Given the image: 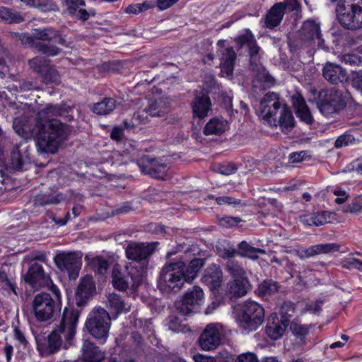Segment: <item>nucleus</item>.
Returning <instances> with one entry per match:
<instances>
[{"label": "nucleus", "mask_w": 362, "mask_h": 362, "mask_svg": "<svg viewBox=\"0 0 362 362\" xmlns=\"http://www.w3.org/2000/svg\"><path fill=\"white\" fill-rule=\"evenodd\" d=\"M80 313L74 308H65L59 324L47 339L37 340V348L42 356H49L59 351L63 340L70 344L76 332Z\"/></svg>", "instance_id": "1"}, {"label": "nucleus", "mask_w": 362, "mask_h": 362, "mask_svg": "<svg viewBox=\"0 0 362 362\" xmlns=\"http://www.w3.org/2000/svg\"><path fill=\"white\" fill-rule=\"evenodd\" d=\"M35 141L39 153L54 154L68 135L67 127L59 120L36 121Z\"/></svg>", "instance_id": "2"}, {"label": "nucleus", "mask_w": 362, "mask_h": 362, "mask_svg": "<svg viewBox=\"0 0 362 362\" xmlns=\"http://www.w3.org/2000/svg\"><path fill=\"white\" fill-rule=\"evenodd\" d=\"M262 118L270 126H279L282 132H290L295 126V120L290 108L281 101L279 94L268 92L259 102Z\"/></svg>", "instance_id": "3"}, {"label": "nucleus", "mask_w": 362, "mask_h": 362, "mask_svg": "<svg viewBox=\"0 0 362 362\" xmlns=\"http://www.w3.org/2000/svg\"><path fill=\"white\" fill-rule=\"evenodd\" d=\"M235 42L240 49L244 46L248 47L250 56V69L254 76L252 81L253 93L258 94L260 91L272 86L274 82V78L269 74L264 67L257 61L260 47L257 45L251 31L245 30L243 33L235 38Z\"/></svg>", "instance_id": "4"}, {"label": "nucleus", "mask_w": 362, "mask_h": 362, "mask_svg": "<svg viewBox=\"0 0 362 362\" xmlns=\"http://www.w3.org/2000/svg\"><path fill=\"white\" fill-rule=\"evenodd\" d=\"M21 42L25 46H30L37 52L49 57L58 55L62 49L54 44H58L69 47L70 43L64 36L52 28L35 29L30 35H23L21 37Z\"/></svg>", "instance_id": "5"}, {"label": "nucleus", "mask_w": 362, "mask_h": 362, "mask_svg": "<svg viewBox=\"0 0 362 362\" xmlns=\"http://www.w3.org/2000/svg\"><path fill=\"white\" fill-rule=\"evenodd\" d=\"M175 260L166 263L159 272L157 286L163 293H177L187 282L185 277V263L179 258Z\"/></svg>", "instance_id": "6"}, {"label": "nucleus", "mask_w": 362, "mask_h": 362, "mask_svg": "<svg viewBox=\"0 0 362 362\" xmlns=\"http://www.w3.org/2000/svg\"><path fill=\"white\" fill-rule=\"evenodd\" d=\"M316 44L319 48H326L322 38L320 25L313 20H308L303 23L297 39L293 41V47L299 52L305 50L308 53L312 54Z\"/></svg>", "instance_id": "7"}, {"label": "nucleus", "mask_w": 362, "mask_h": 362, "mask_svg": "<svg viewBox=\"0 0 362 362\" xmlns=\"http://www.w3.org/2000/svg\"><path fill=\"white\" fill-rule=\"evenodd\" d=\"M339 23L346 29L358 30L362 28V1H339L336 7Z\"/></svg>", "instance_id": "8"}, {"label": "nucleus", "mask_w": 362, "mask_h": 362, "mask_svg": "<svg viewBox=\"0 0 362 362\" xmlns=\"http://www.w3.org/2000/svg\"><path fill=\"white\" fill-rule=\"evenodd\" d=\"M264 318V308L253 300L245 301L236 316L240 327L247 332L255 331L262 324Z\"/></svg>", "instance_id": "9"}, {"label": "nucleus", "mask_w": 362, "mask_h": 362, "mask_svg": "<svg viewBox=\"0 0 362 362\" xmlns=\"http://www.w3.org/2000/svg\"><path fill=\"white\" fill-rule=\"evenodd\" d=\"M112 283L115 288L119 291H126L131 288L136 290L143 279V270L138 269L130 263L125 267V271L122 272L117 267H114L112 274Z\"/></svg>", "instance_id": "10"}, {"label": "nucleus", "mask_w": 362, "mask_h": 362, "mask_svg": "<svg viewBox=\"0 0 362 362\" xmlns=\"http://www.w3.org/2000/svg\"><path fill=\"white\" fill-rule=\"evenodd\" d=\"M111 325L109 313L103 308H94L88 315L86 326L89 333L95 339L105 342L108 337Z\"/></svg>", "instance_id": "11"}, {"label": "nucleus", "mask_w": 362, "mask_h": 362, "mask_svg": "<svg viewBox=\"0 0 362 362\" xmlns=\"http://www.w3.org/2000/svg\"><path fill=\"white\" fill-rule=\"evenodd\" d=\"M33 313L39 322L51 320L59 311V305L47 293L37 294L32 303Z\"/></svg>", "instance_id": "12"}, {"label": "nucleus", "mask_w": 362, "mask_h": 362, "mask_svg": "<svg viewBox=\"0 0 362 362\" xmlns=\"http://www.w3.org/2000/svg\"><path fill=\"white\" fill-rule=\"evenodd\" d=\"M54 261L60 271L68 273L70 279H76L78 277L81 267V259L76 252H59L54 257Z\"/></svg>", "instance_id": "13"}, {"label": "nucleus", "mask_w": 362, "mask_h": 362, "mask_svg": "<svg viewBox=\"0 0 362 362\" xmlns=\"http://www.w3.org/2000/svg\"><path fill=\"white\" fill-rule=\"evenodd\" d=\"M202 349L211 351L216 349L221 341V327L218 324L210 323L206 326L199 337Z\"/></svg>", "instance_id": "14"}, {"label": "nucleus", "mask_w": 362, "mask_h": 362, "mask_svg": "<svg viewBox=\"0 0 362 362\" xmlns=\"http://www.w3.org/2000/svg\"><path fill=\"white\" fill-rule=\"evenodd\" d=\"M24 280L25 283L36 289L48 286L50 284L49 276L45 272L42 266L37 262H34L30 266Z\"/></svg>", "instance_id": "15"}, {"label": "nucleus", "mask_w": 362, "mask_h": 362, "mask_svg": "<svg viewBox=\"0 0 362 362\" xmlns=\"http://www.w3.org/2000/svg\"><path fill=\"white\" fill-rule=\"evenodd\" d=\"M156 243H129L125 248L126 256L136 262L146 260L153 253Z\"/></svg>", "instance_id": "16"}, {"label": "nucleus", "mask_w": 362, "mask_h": 362, "mask_svg": "<svg viewBox=\"0 0 362 362\" xmlns=\"http://www.w3.org/2000/svg\"><path fill=\"white\" fill-rule=\"evenodd\" d=\"M138 165L143 173L153 178L165 180L167 177V166L148 156L143 157L138 162Z\"/></svg>", "instance_id": "17"}, {"label": "nucleus", "mask_w": 362, "mask_h": 362, "mask_svg": "<svg viewBox=\"0 0 362 362\" xmlns=\"http://www.w3.org/2000/svg\"><path fill=\"white\" fill-rule=\"evenodd\" d=\"M225 40H221L217 42L218 55L221 61V72L229 76L233 74L236 54L232 47H225Z\"/></svg>", "instance_id": "18"}, {"label": "nucleus", "mask_w": 362, "mask_h": 362, "mask_svg": "<svg viewBox=\"0 0 362 362\" xmlns=\"http://www.w3.org/2000/svg\"><path fill=\"white\" fill-rule=\"evenodd\" d=\"M28 146L22 143L15 146L11 153V165L16 170H26L30 165Z\"/></svg>", "instance_id": "19"}, {"label": "nucleus", "mask_w": 362, "mask_h": 362, "mask_svg": "<svg viewBox=\"0 0 362 362\" xmlns=\"http://www.w3.org/2000/svg\"><path fill=\"white\" fill-rule=\"evenodd\" d=\"M106 358V353L93 341L83 340L79 358L83 362H103Z\"/></svg>", "instance_id": "20"}, {"label": "nucleus", "mask_w": 362, "mask_h": 362, "mask_svg": "<svg viewBox=\"0 0 362 362\" xmlns=\"http://www.w3.org/2000/svg\"><path fill=\"white\" fill-rule=\"evenodd\" d=\"M95 290V286L92 276L86 275L82 278L76 292L75 301L77 306L85 305Z\"/></svg>", "instance_id": "21"}, {"label": "nucleus", "mask_w": 362, "mask_h": 362, "mask_svg": "<svg viewBox=\"0 0 362 362\" xmlns=\"http://www.w3.org/2000/svg\"><path fill=\"white\" fill-rule=\"evenodd\" d=\"M192 109L194 117L200 119L207 117L212 110L210 98L206 94L197 93L192 102Z\"/></svg>", "instance_id": "22"}, {"label": "nucleus", "mask_w": 362, "mask_h": 362, "mask_svg": "<svg viewBox=\"0 0 362 362\" xmlns=\"http://www.w3.org/2000/svg\"><path fill=\"white\" fill-rule=\"evenodd\" d=\"M323 77L330 83L338 84L346 81L348 75L341 66L331 62H327L322 69Z\"/></svg>", "instance_id": "23"}, {"label": "nucleus", "mask_w": 362, "mask_h": 362, "mask_svg": "<svg viewBox=\"0 0 362 362\" xmlns=\"http://www.w3.org/2000/svg\"><path fill=\"white\" fill-rule=\"evenodd\" d=\"M251 288L248 278L234 279L226 284V295L229 298H242L245 296Z\"/></svg>", "instance_id": "24"}, {"label": "nucleus", "mask_w": 362, "mask_h": 362, "mask_svg": "<svg viewBox=\"0 0 362 362\" xmlns=\"http://www.w3.org/2000/svg\"><path fill=\"white\" fill-rule=\"evenodd\" d=\"M291 101L298 117L308 124H313L314 119L302 95L298 93H295L291 97Z\"/></svg>", "instance_id": "25"}, {"label": "nucleus", "mask_w": 362, "mask_h": 362, "mask_svg": "<svg viewBox=\"0 0 362 362\" xmlns=\"http://www.w3.org/2000/svg\"><path fill=\"white\" fill-rule=\"evenodd\" d=\"M288 325L287 320H280L278 317H272L269 320L266 327L268 337L272 340H276L281 337Z\"/></svg>", "instance_id": "26"}, {"label": "nucleus", "mask_w": 362, "mask_h": 362, "mask_svg": "<svg viewBox=\"0 0 362 362\" xmlns=\"http://www.w3.org/2000/svg\"><path fill=\"white\" fill-rule=\"evenodd\" d=\"M202 280L211 289L219 288L223 281V272L220 267L216 264L209 267Z\"/></svg>", "instance_id": "27"}, {"label": "nucleus", "mask_w": 362, "mask_h": 362, "mask_svg": "<svg viewBox=\"0 0 362 362\" xmlns=\"http://www.w3.org/2000/svg\"><path fill=\"white\" fill-rule=\"evenodd\" d=\"M285 11V4L280 2L275 4L267 14L264 23L267 28H274L279 25L283 18Z\"/></svg>", "instance_id": "28"}, {"label": "nucleus", "mask_w": 362, "mask_h": 362, "mask_svg": "<svg viewBox=\"0 0 362 362\" xmlns=\"http://www.w3.org/2000/svg\"><path fill=\"white\" fill-rule=\"evenodd\" d=\"M107 308L117 315L126 313L130 310L131 305L120 295L112 293L107 296Z\"/></svg>", "instance_id": "29"}, {"label": "nucleus", "mask_w": 362, "mask_h": 362, "mask_svg": "<svg viewBox=\"0 0 362 362\" xmlns=\"http://www.w3.org/2000/svg\"><path fill=\"white\" fill-rule=\"evenodd\" d=\"M228 129V122L222 117L211 118L205 125L204 133L205 135H221Z\"/></svg>", "instance_id": "30"}, {"label": "nucleus", "mask_w": 362, "mask_h": 362, "mask_svg": "<svg viewBox=\"0 0 362 362\" xmlns=\"http://www.w3.org/2000/svg\"><path fill=\"white\" fill-rule=\"evenodd\" d=\"M15 83L9 84L6 89L11 93L12 96H14L16 99L18 98H25L23 93L35 88V85L28 81H16L14 80Z\"/></svg>", "instance_id": "31"}, {"label": "nucleus", "mask_w": 362, "mask_h": 362, "mask_svg": "<svg viewBox=\"0 0 362 362\" xmlns=\"http://www.w3.org/2000/svg\"><path fill=\"white\" fill-rule=\"evenodd\" d=\"M62 200V194L57 192H49L37 194L33 200V204L35 206H44L49 204H57Z\"/></svg>", "instance_id": "32"}, {"label": "nucleus", "mask_w": 362, "mask_h": 362, "mask_svg": "<svg viewBox=\"0 0 362 362\" xmlns=\"http://www.w3.org/2000/svg\"><path fill=\"white\" fill-rule=\"evenodd\" d=\"M117 107L116 100L112 98H105L100 102L94 103L91 110L99 115H105L112 112Z\"/></svg>", "instance_id": "33"}, {"label": "nucleus", "mask_w": 362, "mask_h": 362, "mask_svg": "<svg viewBox=\"0 0 362 362\" xmlns=\"http://www.w3.org/2000/svg\"><path fill=\"white\" fill-rule=\"evenodd\" d=\"M6 267H1L0 268V291L8 293L12 292L15 296H17L14 279L8 274Z\"/></svg>", "instance_id": "34"}, {"label": "nucleus", "mask_w": 362, "mask_h": 362, "mask_svg": "<svg viewBox=\"0 0 362 362\" xmlns=\"http://www.w3.org/2000/svg\"><path fill=\"white\" fill-rule=\"evenodd\" d=\"M239 255L247 257L252 260H257L259 258L258 253L264 255L266 251L261 248L255 247L246 241H242L238 244Z\"/></svg>", "instance_id": "35"}, {"label": "nucleus", "mask_w": 362, "mask_h": 362, "mask_svg": "<svg viewBox=\"0 0 362 362\" xmlns=\"http://www.w3.org/2000/svg\"><path fill=\"white\" fill-rule=\"evenodd\" d=\"M226 271L234 279L247 278L246 272L242 264L234 259H228L225 265Z\"/></svg>", "instance_id": "36"}, {"label": "nucleus", "mask_w": 362, "mask_h": 362, "mask_svg": "<svg viewBox=\"0 0 362 362\" xmlns=\"http://www.w3.org/2000/svg\"><path fill=\"white\" fill-rule=\"evenodd\" d=\"M64 112V110L57 105H48L38 112L37 121L53 120L51 117L62 115Z\"/></svg>", "instance_id": "37"}, {"label": "nucleus", "mask_w": 362, "mask_h": 362, "mask_svg": "<svg viewBox=\"0 0 362 362\" xmlns=\"http://www.w3.org/2000/svg\"><path fill=\"white\" fill-rule=\"evenodd\" d=\"M146 113L151 117H163L168 112V107L162 100H156L144 109Z\"/></svg>", "instance_id": "38"}, {"label": "nucleus", "mask_w": 362, "mask_h": 362, "mask_svg": "<svg viewBox=\"0 0 362 362\" xmlns=\"http://www.w3.org/2000/svg\"><path fill=\"white\" fill-rule=\"evenodd\" d=\"M279 288L280 286L276 281L272 279L265 280L258 286L257 293L258 296L265 297L277 293Z\"/></svg>", "instance_id": "39"}, {"label": "nucleus", "mask_w": 362, "mask_h": 362, "mask_svg": "<svg viewBox=\"0 0 362 362\" xmlns=\"http://www.w3.org/2000/svg\"><path fill=\"white\" fill-rule=\"evenodd\" d=\"M204 264V262L202 259L195 258L189 262L187 267L185 266V277L187 282H191L196 278Z\"/></svg>", "instance_id": "40"}, {"label": "nucleus", "mask_w": 362, "mask_h": 362, "mask_svg": "<svg viewBox=\"0 0 362 362\" xmlns=\"http://www.w3.org/2000/svg\"><path fill=\"white\" fill-rule=\"evenodd\" d=\"M184 298L189 303L192 302V307L197 310L204 300V292L199 286H194L187 291Z\"/></svg>", "instance_id": "41"}, {"label": "nucleus", "mask_w": 362, "mask_h": 362, "mask_svg": "<svg viewBox=\"0 0 362 362\" xmlns=\"http://www.w3.org/2000/svg\"><path fill=\"white\" fill-rule=\"evenodd\" d=\"M49 60L47 59L45 57L37 56L28 61L30 68L35 72L42 75L45 70L49 66Z\"/></svg>", "instance_id": "42"}, {"label": "nucleus", "mask_w": 362, "mask_h": 362, "mask_svg": "<svg viewBox=\"0 0 362 362\" xmlns=\"http://www.w3.org/2000/svg\"><path fill=\"white\" fill-rule=\"evenodd\" d=\"M325 98L329 103L334 105L339 110L344 106V102L342 98V93L336 88H332L325 92L324 95Z\"/></svg>", "instance_id": "43"}, {"label": "nucleus", "mask_w": 362, "mask_h": 362, "mask_svg": "<svg viewBox=\"0 0 362 362\" xmlns=\"http://www.w3.org/2000/svg\"><path fill=\"white\" fill-rule=\"evenodd\" d=\"M209 199H214L216 203L218 205H228L234 207L237 206H245L246 204L243 202L240 199H235L229 196L215 197L213 194L207 196Z\"/></svg>", "instance_id": "44"}, {"label": "nucleus", "mask_w": 362, "mask_h": 362, "mask_svg": "<svg viewBox=\"0 0 362 362\" xmlns=\"http://www.w3.org/2000/svg\"><path fill=\"white\" fill-rule=\"evenodd\" d=\"M312 246L314 256L322 254H329L337 252L340 250V245L336 243H322Z\"/></svg>", "instance_id": "45"}, {"label": "nucleus", "mask_w": 362, "mask_h": 362, "mask_svg": "<svg viewBox=\"0 0 362 362\" xmlns=\"http://www.w3.org/2000/svg\"><path fill=\"white\" fill-rule=\"evenodd\" d=\"M42 76L43 81L47 84L57 86L61 83V77L59 72L52 66H49Z\"/></svg>", "instance_id": "46"}, {"label": "nucleus", "mask_w": 362, "mask_h": 362, "mask_svg": "<svg viewBox=\"0 0 362 362\" xmlns=\"http://www.w3.org/2000/svg\"><path fill=\"white\" fill-rule=\"evenodd\" d=\"M0 18L8 23H20L23 20L20 13L5 7L0 8Z\"/></svg>", "instance_id": "47"}, {"label": "nucleus", "mask_w": 362, "mask_h": 362, "mask_svg": "<svg viewBox=\"0 0 362 362\" xmlns=\"http://www.w3.org/2000/svg\"><path fill=\"white\" fill-rule=\"evenodd\" d=\"M166 325L174 332H184L185 326L182 324L181 320L175 314H171L167 319Z\"/></svg>", "instance_id": "48"}, {"label": "nucleus", "mask_w": 362, "mask_h": 362, "mask_svg": "<svg viewBox=\"0 0 362 362\" xmlns=\"http://www.w3.org/2000/svg\"><path fill=\"white\" fill-rule=\"evenodd\" d=\"M295 313L294 305L291 301L284 302L279 308L280 320H287L290 322V317Z\"/></svg>", "instance_id": "49"}, {"label": "nucleus", "mask_w": 362, "mask_h": 362, "mask_svg": "<svg viewBox=\"0 0 362 362\" xmlns=\"http://www.w3.org/2000/svg\"><path fill=\"white\" fill-rule=\"evenodd\" d=\"M90 263L95 272L99 274H104L109 267L108 261L100 257L93 258Z\"/></svg>", "instance_id": "50"}, {"label": "nucleus", "mask_w": 362, "mask_h": 362, "mask_svg": "<svg viewBox=\"0 0 362 362\" xmlns=\"http://www.w3.org/2000/svg\"><path fill=\"white\" fill-rule=\"evenodd\" d=\"M175 308L182 315H187L194 311L196 309L192 307V302L187 301L184 296L182 299L176 301Z\"/></svg>", "instance_id": "51"}, {"label": "nucleus", "mask_w": 362, "mask_h": 362, "mask_svg": "<svg viewBox=\"0 0 362 362\" xmlns=\"http://www.w3.org/2000/svg\"><path fill=\"white\" fill-rule=\"evenodd\" d=\"M153 6L154 5L150 2L131 4L125 8V12L129 14H139L153 8Z\"/></svg>", "instance_id": "52"}, {"label": "nucleus", "mask_w": 362, "mask_h": 362, "mask_svg": "<svg viewBox=\"0 0 362 362\" xmlns=\"http://www.w3.org/2000/svg\"><path fill=\"white\" fill-rule=\"evenodd\" d=\"M341 266L346 269H355L362 272V260L350 256L341 262Z\"/></svg>", "instance_id": "53"}, {"label": "nucleus", "mask_w": 362, "mask_h": 362, "mask_svg": "<svg viewBox=\"0 0 362 362\" xmlns=\"http://www.w3.org/2000/svg\"><path fill=\"white\" fill-rule=\"evenodd\" d=\"M11 61L8 52L1 48L0 49V74H6L8 71V63Z\"/></svg>", "instance_id": "54"}, {"label": "nucleus", "mask_w": 362, "mask_h": 362, "mask_svg": "<svg viewBox=\"0 0 362 362\" xmlns=\"http://www.w3.org/2000/svg\"><path fill=\"white\" fill-rule=\"evenodd\" d=\"M318 108L322 114L325 116H329V115L334 113L339 110L338 107L332 105L331 103H329L325 98L321 100L318 103Z\"/></svg>", "instance_id": "55"}, {"label": "nucleus", "mask_w": 362, "mask_h": 362, "mask_svg": "<svg viewBox=\"0 0 362 362\" xmlns=\"http://www.w3.org/2000/svg\"><path fill=\"white\" fill-rule=\"evenodd\" d=\"M354 141L355 139L351 134L346 133L337 139L334 146L337 148H340L353 144Z\"/></svg>", "instance_id": "56"}, {"label": "nucleus", "mask_w": 362, "mask_h": 362, "mask_svg": "<svg viewBox=\"0 0 362 362\" xmlns=\"http://www.w3.org/2000/svg\"><path fill=\"white\" fill-rule=\"evenodd\" d=\"M238 170L233 163H223L218 166L216 172L224 175H230L235 173Z\"/></svg>", "instance_id": "57"}, {"label": "nucleus", "mask_w": 362, "mask_h": 362, "mask_svg": "<svg viewBox=\"0 0 362 362\" xmlns=\"http://www.w3.org/2000/svg\"><path fill=\"white\" fill-rule=\"evenodd\" d=\"M13 337L18 342L19 345L23 348L26 347L28 344L24 332L17 326H15L13 328Z\"/></svg>", "instance_id": "58"}, {"label": "nucleus", "mask_w": 362, "mask_h": 362, "mask_svg": "<svg viewBox=\"0 0 362 362\" xmlns=\"http://www.w3.org/2000/svg\"><path fill=\"white\" fill-rule=\"evenodd\" d=\"M351 84L355 89L362 93V70L352 72Z\"/></svg>", "instance_id": "59"}, {"label": "nucleus", "mask_w": 362, "mask_h": 362, "mask_svg": "<svg viewBox=\"0 0 362 362\" xmlns=\"http://www.w3.org/2000/svg\"><path fill=\"white\" fill-rule=\"evenodd\" d=\"M240 221V218L235 216H224L219 220L220 224L226 228L235 226Z\"/></svg>", "instance_id": "60"}, {"label": "nucleus", "mask_w": 362, "mask_h": 362, "mask_svg": "<svg viewBox=\"0 0 362 362\" xmlns=\"http://www.w3.org/2000/svg\"><path fill=\"white\" fill-rule=\"evenodd\" d=\"M290 329L295 335L299 337L305 336L308 332L306 327L296 322H292L291 323Z\"/></svg>", "instance_id": "61"}, {"label": "nucleus", "mask_w": 362, "mask_h": 362, "mask_svg": "<svg viewBox=\"0 0 362 362\" xmlns=\"http://www.w3.org/2000/svg\"><path fill=\"white\" fill-rule=\"evenodd\" d=\"M315 226H322L329 222V214L327 211L313 213Z\"/></svg>", "instance_id": "62"}, {"label": "nucleus", "mask_w": 362, "mask_h": 362, "mask_svg": "<svg viewBox=\"0 0 362 362\" xmlns=\"http://www.w3.org/2000/svg\"><path fill=\"white\" fill-rule=\"evenodd\" d=\"M362 209V197L355 199L351 204L346 206L345 212L356 213Z\"/></svg>", "instance_id": "63"}, {"label": "nucleus", "mask_w": 362, "mask_h": 362, "mask_svg": "<svg viewBox=\"0 0 362 362\" xmlns=\"http://www.w3.org/2000/svg\"><path fill=\"white\" fill-rule=\"evenodd\" d=\"M235 362H259L255 354L245 353L239 355Z\"/></svg>", "instance_id": "64"}]
</instances>
